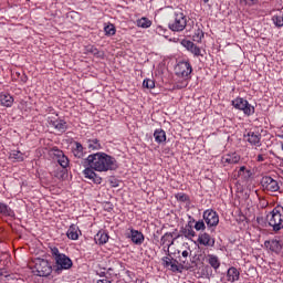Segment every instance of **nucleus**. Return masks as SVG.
Masks as SVG:
<instances>
[{
  "label": "nucleus",
  "instance_id": "obj_2",
  "mask_svg": "<svg viewBox=\"0 0 283 283\" xmlns=\"http://www.w3.org/2000/svg\"><path fill=\"white\" fill-rule=\"evenodd\" d=\"M266 222L269 227H272L273 231H282L283 229V207L276 206L266 216Z\"/></svg>",
  "mask_w": 283,
  "mask_h": 283
},
{
  "label": "nucleus",
  "instance_id": "obj_43",
  "mask_svg": "<svg viewBox=\"0 0 283 283\" xmlns=\"http://www.w3.org/2000/svg\"><path fill=\"white\" fill-rule=\"evenodd\" d=\"M0 277H10V272L6 269L0 270Z\"/></svg>",
  "mask_w": 283,
  "mask_h": 283
},
{
  "label": "nucleus",
  "instance_id": "obj_48",
  "mask_svg": "<svg viewBox=\"0 0 283 283\" xmlns=\"http://www.w3.org/2000/svg\"><path fill=\"white\" fill-rule=\"evenodd\" d=\"M282 138H283V135H282Z\"/></svg>",
  "mask_w": 283,
  "mask_h": 283
},
{
  "label": "nucleus",
  "instance_id": "obj_46",
  "mask_svg": "<svg viewBox=\"0 0 283 283\" xmlns=\"http://www.w3.org/2000/svg\"><path fill=\"white\" fill-rule=\"evenodd\" d=\"M97 283H112V281H109V279H99Z\"/></svg>",
  "mask_w": 283,
  "mask_h": 283
},
{
  "label": "nucleus",
  "instance_id": "obj_11",
  "mask_svg": "<svg viewBox=\"0 0 283 283\" xmlns=\"http://www.w3.org/2000/svg\"><path fill=\"white\" fill-rule=\"evenodd\" d=\"M203 220L207 224V227H216L217 224H220V216L218 212L213 210H206L203 211Z\"/></svg>",
  "mask_w": 283,
  "mask_h": 283
},
{
  "label": "nucleus",
  "instance_id": "obj_9",
  "mask_svg": "<svg viewBox=\"0 0 283 283\" xmlns=\"http://www.w3.org/2000/svg\"><path fill=\"white\" fill-rule=\"evenodd\" d=\"M264 248L266 251H270V253L280 255V253L283 251V242L280 239H270L264 241Z\"/></svg>",
  "mask_w": 283,
  "mask_h": 283
},
{
  "label": "nucleus",
  "instance_id": "obj_20",
  "mask_svg": "<svg viewBox=\"0 0 283 283\" xmlns=\"http://www.w3.org/2000/svg\"><path fill=\"white\" fill-rule=\"evenodd\" d=\"M86 145L88 151H99V149H103V144L97 138L87 139Z\"/></svg>",
  "mask_w": 283,
  "mask_h": 283
},
{
  "label": "nucleus",
  "instance_id": "obj_19",
  "mask_svg": "<svg viewBox=\"0 0 283 283\" xmlns=\"http://www.w3.org/2000/svg\"><path fill=\"white\" fill-rule=\"evenodd\" d=\"M223 165H238L240 163V155L238 153L227 154L221 158Z\"/></svg>",
  "mask_w": 283,
  "mask_h": 283
},
{
  "label": "nucleus",
  "instance_id": "obj_37",
  "mask_svg": "<svg viewBox=\"0 0 283 283\" xmlns=\"http://www.w3.org/2000/svg\"><path fill=\"white\" fill-rule=\"evenodd\" d=\"M143 87H147V90H154V87H156V82H154V80H144Z\"/></svg>",
  "mask_w": 283,
  "mask_h": 283
},
{
  "label": "nucleus",
  "instance_id": "obj_40",
  "mask_svg": "<svg viewBox=\"0 0 283 283\" xmlns=\"http://www.w3.org/2000/svg\"><path fill=\"white\" fill-rule=\"evenodd\" d=\"M97 275H99V277H102V280H105V279L109 280V276H107V275H109V273L106 272L105 269L97 271Z\"/></svg>",
  "mask_w": 283,
  "mask_h": 283
},
{
  "label": "nucleus",
  "instance_id": "obj_44",
  "mask_svg": "<svg viewBox=\"0 0 283 283\" xmlns=\"http://www.w3.org/2000/svg\"><path fill=\"white\" fill-rule=\"evenodd\" d=\"M90 52H91L92 54H94V56H96V55L98 54V49H96V48H94V46H91V48H90Z\"/></svg>",
  "mask_w": 283,
  "mask_h": 283
},
{
  "label": "nucleus",
  "instance_id": "obj_21",
  "mask_svg": "<svg viewBox=\"0 0 283 283\" xmlns=\"http://www.w3.org/2000/svg\"><path fill=\"white\" fill-rule=\"evenodd\" d=\"M0 216H3L4 218H14V210L7 203L0 201Z\"/></svg>",
  "mask_w": 283,
  "mask_h": 283
},
{
  "label": "nucleus",
  "instance_id": "obj_8",
  "mask_svg": "<svg viewBox=\"0 0 283 283\" xmlns=\"http://www.w3.org/2000/svg\"><path fill=\"white\" fill-rule=\"evenodd\" d=\"M57 116L59 115L49 116L46 118L48 124L50 127H53V129H55V132H57L59 134H65V132H67V122L59 118Z\"/></svg>",
  "mask_w": 283,
  "mask_h": 283
},
{
  "label": "nucleus",
  "instance_id": "obj_22",
  "mask_svg": "<svg viewBox=\"0 0 283 283\" xmlns=\"http://www.w3.org/2000/svg\"><path fill=\"white\" fill-rule=\"evenodd\" d=\"M206 262H208V264H210V266L214 271H218V269H220V258H218V255L216 254H208L206 256Z\"/></svg>",
  "mask_w": 283,
  "mask_h": 283
},
{
  "label": "nucleus",
  "instance_id": "obj_6",
  "mask_svg": "<svg viewBox=\"0 0 283 283\" xmlns=\"http://www.w3.org/2000/svg\"><path fill=\"white\" fill-rule=\"evenodd\" d=\"M193 72V66H191V62L189 61H180L175 66V74L179 78H184L185 81H189L191 78V73Z\"/></svg>",
  "mask_w": 283,
  "mask_h": 283
},
{
  "label": "nucleus",
  "instance_id": "obj_10",
  "mask_svg": "<svg viewBox=\"0 0 283 283\" xmlns=\"http://www.w3.org/2000/svg\"><path fill=\"white\" fill-rule=\"evenodd\" d=\"M163 262L164 266H166V269H169V271H171L172 273H182V270L185 269L182 263H178V261L174 258L165 256L163 259Z\"/></svg>",
  "mask_w": 283,
  "mask_h": 283
},
{
  "label": "nucleus",
  "instance_id": "obj_35",
  "mask_svg": "<svg viewBox=\"0 0 283 283\" xmlns=\"http://www.w3.org/2000/svg\"><path fill=\"white\" fill-rule=\"evenodd\" d=\"M175 198L178 202H189V195L185 192H178Z\"/></svg>",
  "mask_w": 283,
  "mask_h": 283
},
{
  "label": "nucleus",
  "instance_id": "obj_28",
  "mask_svg": "<svg viewBox=\"0 0 283 283\" xmlns=\"http://www.w3.org/2000/svg\"><path fill=\"white\" fill-rule=\"evenodd\" d=\"M238 178H242V180H249V178H251V170L247 169L245 166H241L238 170Z\"/></svg>",
  "mask_w": 283,
  "mask_h": 283
},
{
  "label": "nucleus",
  "instance_id": "obj_31",
  "mask_svg": "<svg viewBox=\"0 0 283 283\" xmlns=\"http://www.w3.org/2000/svg\"><path fill=\"white\" fill-rule=\"evenodd\" d=\"M130 239L135 244H140V241L143 240V233L137 230H130Z\"/></svg>",
  "mask_w": 283,
  "mask_h": 283
},
{
  "label": "nucleus",
  "instance_id": "obj_18",
  "mask_svg": "<svg viewBox=\"0 0 283 283\" xmlns=\"http://www.w3.org/2000/svg\"><path fill=\"white\" fill-rule=\"evenodd\" d=\"M227 282L234 283L240 280V270L235 266H231L228 269L226 274Z\"/></svg>",
  "mask_w": 283,
  "mask_h": 283
},
{
  "label": "nucleus",
  "instance_id": "obj_39",
  "mask_svg": "<svg viewBox=\"0 0 283 283\" xmlns=\"http://www.w3.org/2000/svg\"><path fill=\"white\" fill-rule=\"evenodd\" d=\"M54 177L57 178V180H63L65 178V170L63 169H57L54 172Z\"/></svg>",
  "mask_w": 283,
  "mask_h": 283
},
{
  "label": "nucleus",
  "instance_id": "obj_17",
  "mask_svg": "<svg viewBox=\"0 0 283 283\" xmlns=\"http://www.w3.org/2000/svg\"><path fill=\"white\" fill-rule=\"evenodd\" d=\"M197 242L201 247H214L216 245V239L211 238V234L207 232H202L199 234Z\"/></svg>",
  "mask_w": 283,
  "mask_h": 283
},
{
  "label": "nucleus",
  "instance_id": "obj_3",
  "mask_svg": "<svg viewBox=\"0 0 283 283\" xmlns=\"http://www.w3.org/2000/svg\"><path fill=\"white\" fill-rule=\"evenodd\" d=\"M32 264L33 273H35V275L48 277V275L52 274V264L50 261L36 258L32 261Z\"/></svg>",
  "mask_w": 283,
  "mask_h": 283
},
{
  "label": "nucleus",
  "instance_id": "obj_41",
  "mask_svg": "<svg viewBox=\"0 0 283 283\" xmlns=\"http://www.w3.org/2000/svg\"><path fill=\"white\" fill-rule=\"evenodd\" d=\"M268 156L266 154H259L256 156V163H264V160H266Z\"/></svg>",
  "mask_w": 283,
  "mask_h": 283
},
{
  "label": "nucleus",
  "instance_id": "obj_32",
  "mask_svg": "<svg viewBox=\"0 0 283 283\" xmlns=\"http://www.w3.org/2000/svg\"><path fill=\"white\" fill-rule=\"evenodd\" d=\"M202 39H205V32L200 28H198L197 30H195L192 41H195L196 43H202Z\"/></svg>",
  "mask_w": 283,
  "mask_h": 283
},
{
  "label": "nucleus",
  "instance_id": "obj_7",
  "mask_svg": "<svg viewBox=\"0 0 283 283\" xmlns=\"http://www.w3.org/2000/svg\"><path fill=\"white\" fill-rule=\"evenodd\" d=\"M232 105L235 109L243 112L245 116H253V114H255V106L251 105L249 101L244 99L243 97H237L233 99Z\"/></svg>",
  "mask_w": 283,
  "mask_h": 283
},
{
  "label": "nucleus",
  "instance_id": "obj_26",
  "mask_svg": "<svg viewBox=\"0 0 283 283\" xmlns=\"http://www.w3.org/2000/svg\"><path fill=\"white\" fill-rule=\"evenodd\" d=\"M9 159L13 160L14 163H23V160H25V157L23 156V153H21L20 150H12L9 154Z\"/></svg>",
  "mask_w": 283,
  "mask_h": 283
},
{
  "label": "nucleus",
  "instance_id": "obj_47",
  "mask_svg": "<svg viewBox=\"0 0 283 283\" xmlns=\"http://www.w3.org/2000/svg\"><path fill=\"white\" fill-rule=\"evenodd\" d=\"M203 1V3H209V0H202Z\"/></svg>",
  "mask_w": 283,
  "mask_h": 283
},
{
  "label": "nucleus",
  "instance_id": "obj_16",
  "mask_svg": "<svg viewBox=\"0 0 283 283\" xmlns=\"http://www.w3.org/2000/svg\"><path fill=\"white\" fill-rule=\"evenodd\" d=\"M181 45L188 50L193 56H202V50L196 45V43L189 41V40H182Z\"/></svg>",
  "mask_w": 283,
  "mask_h": 283
},
{
  "label": "nucleus",
  "instance_id": "obj_5",
  "mask_svg": "<svg viewBox=\"0 0 283 283\" xmlns=\"http://www.w3.org/2000/svg\"><path fill=\"white\" fill-rule=\"evenodd\" d=\"M172 32H182L187 28V15L182 12H175L172 20L168 23Z\"/></svg>",
  "mask_w": 283,
  "mask_h": 283
},
{
  "label": "nucleus",
  "instance_id": "obj_24",
  "mask_svg": "<svg viewBox=\"0 0 283 283\" xmlns=\"http://www.w3.org/2000/svg\"><path fill=\"white\" fill-rule=\"evenodd\" d=\"M154 138L155 142H157L158 145H163L167 142V133L164 129H156L154 132Z\"/></svg>",
  "mask_w": 283,
  "mask_h": 283
},
{
  "label": "nucleus",
  "instance_id": "obj_15",
  "mask_svg": "<svg viewBox=\"0 0 283 283\" xmlns=\"http://www.w3.org/2000/svg\"><path fill=\"white\" fill-rule=\"evenodd\" d=\"M244 140L250 145H254L255 147H260L262 145V135L258 132L249 130L244 134Z\"/></svg>",
  "mask_w": 283,
  "mask_h": 283
},
{
  "label": "nucleus",
  "instance_id": "obj_23",
  "mask_svg": "<svg viewBox=\"0 0 283 283\" xmlns=\"http://www.w3.org/2000/svg\"><path fill=\"white\" fill-rule=\"evenodd\" d=\"M66 235L69 238V240H77L78 237L81 235V230L78 229V227L76 224H72L70 226Z\"/></svg>",
  "mask_w": 283,
  "mask_h": 283
},
{
  "label": "nucleus",
  "instance_id": "obj_27",
  "mask_svg": "<svg viewBox=\"0 0 283 283\" xmlns=\"http://www.w3.org/2000/svg\"><path fill=\"white\" fill-rule=\"evenodd\" d=\"M95 240H96L97 244H107V242L109 240V235L105 231L101 230L95 235Z\"/></svg>",
  "mask_w": 283,
  "mask_h": 283
},
{
  "label": "nucleus",
  "instance_id": "obj_33",
  "mask_svg": "<svg viewBox=\"0 0 283 283\" xmlns=\"http://www.w3.org/2000/svg\"><path fill=\"white\" fill-rule=\"evenodd\" d=\"M104 32L106 36H114V34H116V27H114V24H108L104 27Z\"/></svg>",
  "mask_w": 283,
  "mask_h": 283
},
{
  "label": "nucleus",
  "instance_id": "obj_45",
  "mask_svg": "<svg viewBox=\"0 0 283 283\" xmlns=\"http://www.w3.org/2000/svg\"><path fill=\"white\" fill-rule=\"evenodd\" d=\"M247 6H255L258 3V0H245Z\"/></svg>",
  "mask_w": 283,
  "mask_h": 283
},
{
  "label": "nucleus",
  "instance_id": "obj_14",
  "mask_svg": "<svg viewBox=\"0 0 283 283\" xmlns=\"http://www.w3.org/2000/svg\"><path fill=\"white\" fill-rule=\"evenodd\" d=\"M261 185L263 187V189H265L266 191H280V184L277 182V180L273 179L272 177L265 176L262 178L261 180Z\"/></svg>",
  "mask_w": 283,
  "mask_h": 283
},
{
  "label": "nucleus",
  "instance_id": "obj_4",
  "mask_svg": "<svg viewBox=\"0 0 283 283\" xmlns=\"http://www.w3.org/2000/svg\"><path fill=\"white\" fill-rule=\"evenodd\" d=\"M51 254L52 258L55 260V264L60 268V269H72V259H70L67 255L61 253V251H59V248L53 247L51 248Z\"/></svg>",
  "mask_w": 283,
  "mask_h": 283
},
{
  "label": "nucleus",
  "instance_id": "obj_42",
  "mask_svg": "<svg viewBox=\"0 0 283 283\" xmlns=\"http://www.w3.org/2000/svg\"><path fill=\"white\" fill-rule=\"evenodd\" d=\"M143 28H151V20L143 18Z\"/></svg>",
  "mask_w": 283,
  "mask_h": 283
},
{
  "label": "nucleus",
  "instance_id": "obj_12",
  "mask_svg": "<svg viewBox=\"0 0 283 283\" xmlns=\"http://www.w3.org/2000/svg\"><path fill=\"white\" fill-rule=\"evenodd\" d=\"M193 224H196V219L189 216L187 224L180 230V233L188 240H191V238H196V231L193 230Z\"/></svg>",
  "mask_w": 283,
  "mask_h": 283
},
{
  "label": "nucleus",
  "instance_id": "obj_36",
  "mask_svg": "<svg viewBox=\"0 0 283 283\" xmlns=\"http://www.w3.org/2000/svg\"><path fill=\"white\" fill-rule=\"evenodd\" d=\"M193 229H196V231H205V229H207V226L205 224L203 220H199L195 221Z\"/></svg>",
  "mask_w": 283,
  "mask_h": 283
},
{
  "label": "nucleus",
  "instance_id": "obj_34",
  "mask_svg": "<svg viewBox=\"0 0 283 283\" xmlns=\"http://www.w3.org/2000/svg\"><path fill=\"white\" fill-rule=\"evenodd\" d=\"M272 22L274 23L275 28H283V17L282 15H273Z\"/></svg>",
  "mask_w": 283,
  "mask_h": 283
},
{
  "label": "nucleus",
  "instance_id": "obj_25",
  "mask_svg": "<svg viewBox=\"0 0 283 283\" xmlns=\"http://www.w3.org/2000/svg\"><path fill=\"white\" fill-rule=\"evenodd\" d=\"M0 103L3 107H12L14 104V97L10 94H1L0 95Z\"/></svg>",
  "mask_w": 283,
  "mask_h": 283
},
{
  "label": "nucleus",
  "instance_id": "obj_29",
  "mask_svg": "<svg viewBox=\"0 0 283 283\" xmlns=\"http://www.w3.org/2000/svg\"><path fill=\"white\" fill-rule=\"evenodd\" d=\"M174 234H171V232H166L163 237H161V244L168 247V249L170 248L171 244H174Z\"/></svg>",
  "mask_w": 283,
  "mask_h": 283
},
{
  "label": "nucleus",
  "instance_id": "obj_38",
  "mask_svg": "<svg viewBox=\"0 0 283 283\" xmlns=\"http://www.w3.org/2000/svg\"><path fill=\"white\" fill-rule=\"evenodd\" d=\"M189 255H191V250H184L181 252V258L182 259H179V261L182 263V264H187V259L189 258Z\"/></svg>",
  "mask_w": 283,
  "mask_h": 283
},
{
  "label": "nucleus",
  "instance_id": "obj_30",
  "mask_svg": "<svg viewBox=\"0 0 283 283\" xmlns=\"http://www.w3.org/2000/svg\"><path fill=\"white\" fill-rule=\"evenodd\" d=\"M83 150H84L83 144L76 142L75 148L73 149V154H74L75 158H83V156H85V153Z\"/></svg>",
  "mask_w": 283,
  "mask_h": 283
},
{
  "label": "nucleus",
  "instance_id": "obj_13",
  "mask_svg": "<svg viewBox=\"0 0 283 283\" xmlns=\"http://www.w3.org/2000/svg\"><path fill=\"white\" fill-rule=\"evenodd\" d=\"M51 156H54L62 169L70 167V159L63 154V150L55 147L51 150Z\"/></svg>",
  "mask_w": 283,
  "mask_h": 283
},
{
  "label": "nucleus",
  "instance_id": "obj_1",
  "mask_svg": "<svg viewBox=\"0 0 283 283\" xmlns=\"http://www.w3.org/2000/svg\"><path fill=\"white\" fill-rule=\"evenodd\" d=\"M87 168L83 170L84 178L92 180L95 185H101L103 178L96 174L105 171H116L118 169V161L116 158L107 155L106 153H95L87 156L85 159Z\"/></svg>",
  "mask_w": 283,
  "mask_h": 283
}]
</instances>
